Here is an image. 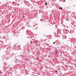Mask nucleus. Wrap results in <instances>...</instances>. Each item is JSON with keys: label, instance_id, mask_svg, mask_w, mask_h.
<instances>
[{"label": "nucleus", "instance_id": "nucleus-1", "mask_svg": "<svg viewBox=\"0 0 76 76\" xmlns=\"http://www.w3.org/2000/svg\"><path fill=\"white\" fill-rule=\"evenodd\" d=\"M45 4L46 5H47V3H45Z\"/></svg>", "mask_w": 76, "mask_h": 76}, {"label": "nucleus", "instance_id": "nucleus-2", "mask_svg": "<svg viewBox=\"0 0 76 76\" xmlns=\"http://www.w3.org/2000/svg\"><path fill=\"white\" fill-rule=\"evenodd\" d=\"M55 72H57V71H56Z\"/></svg>", "mask_w": 76, "mask_h": 76}, {"label": "nucleus", "instance_id": "nucleus-3", "mask_svg": "<svg viewBox=\"0 0 76 76\" xmlns=\"http://www.w3.org/2000/svg\"><path fill=\"white\" fill-rule=\"evenodd\" d=\"M25 17V16H24V17Z\"/></svg>", "mask_w": 76, "mask_h": 76}]
</instances>
